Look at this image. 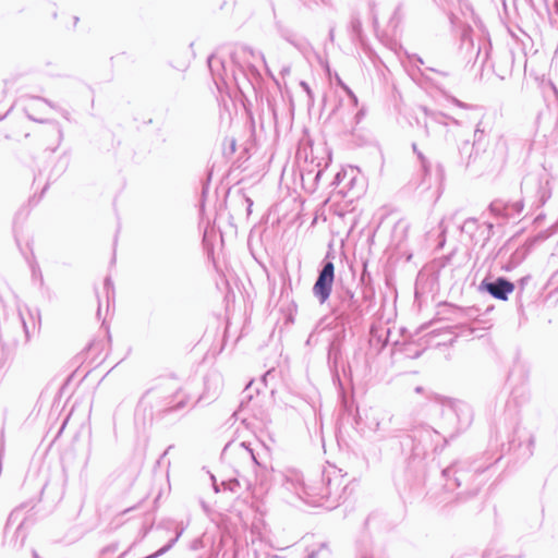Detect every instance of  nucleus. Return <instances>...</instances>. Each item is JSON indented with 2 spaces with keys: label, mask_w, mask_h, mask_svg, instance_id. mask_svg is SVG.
<instances>
[{
  "label": "nucleus",
  "mask_w": 558,
  "mask_h": 558,
  "mask_svg": "<svg viewBox=\"0 0 558 558\" xmlns=\"http://www.w3.org/2000/svg\"><path fill=\"white\" fill-rule=\"evenodd\" d=\"M20 135H22L24 137H28L29 136V132H27V131L20 132Z\"/></svg>",
  "instance_id": "obj_4"
},
{
  "label": "nucleus",
  "mask_w": 558,
  "mask_h": 558,
  "mask_svg": "<svg viewBox=\"0 0 558 558\" xmlns=\"http://www.w3.org/2000/svg\"><path fill=\"white\" fill-rule=\"evenodd\" d=\"M5 110H7V106H4L2 112H0V119L3 117V113Z\"/></svg>",
  "instance_id": "obj_5"
},
{
  "label": "nucleus",
  "mask_w": 558,
  "mask_h": 558,
  "mask_svg": "<svg viewBox=\"0 0 558 558\" xmlns=\"http://www.w3.org/2000/svg\"><path fill=\"white\" fill-rule=\"evenodd\" d=\"M486 290L494 298L506 301L508 294L513 292L514 284L504 278H498L495 282L487 283Z\"/></svg>",
  "instance_id": "obj_2"
},
{
  "label": "nucleus",
  "mask_w": 558,
  "mask_h": 558,
  "mask_svg": "<svg viewBox=\"0 0 558 558\" xmlns=\"http://www.w3.org/2000/svg\"><path fill=\"white\" fill-rule=\"evenodd\" d=\"M335 280V266L331 262L325 264L320 271L317 281L314 284V294L322 303L326 302L329 298Z\"/></svg>",
  "instance_id": "obj_1"
},
{
  "label": "nucleus",
  "mask_w": 558,
  "mask_h": 558,
  "mask_svg": "<svg viewBox=\"0 0 558 558\" xmlns=\"http://www.w3.org/2000/svg\"><path fill=\"white\" fill-rule=\"evenodd\" d=\"M235 148H236V144H235V141L234 140H231L229 142V151L230 154H233L235 151Z\"/></svg>",
  "instance_id": "obj_3"
}]
</instances>
